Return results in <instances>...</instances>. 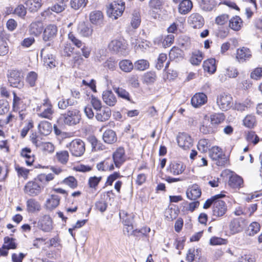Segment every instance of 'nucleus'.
<instances>
[{
    "mask_svg": "<svg viewBox=\"0 0 262 262\" xmlns=\"http://www.w3.org/2000/svg\"><path fill=\"white\" fill-rule=\"evenodd\" d=\"M97 168L99 171L112 170L114 169V163L111 158H108L97 164Z\"/></svg>",
    "mask_w": 262,
    "mask_h": 262,
    "instance_id": "obj_27",
    "label": "nucleus"
},
{
    "mask_svg": "<svg viewBox=\"0 0 262 262\" xmlns=\"http://www.w3.org/2000/svg\"><path fill=\"white\" fill-rule=\"evenodd\" d=\"M81 115L77 109L69 110L64 113L61 114L58 122L63 123L68 126H74L80 122Z\"/></svg>",
    "mask_w": 262,
    "mask_h": 262,
    "instance_id": "obj_1",
    "label": "nucleus"
},
{
    "mask_svg": "<svg viewBox=\"0 0 262 262\" xmlns=\"http://www.w3.org/2000/svg\"><path fill=\"white\" fill-rule=\"evenodd\" d=\"M163 4V0H149L148 2V7L150 9V14L152 16L156 18L157 11L160 10Z\"/></svg>",
    "mask_w": 262,
    "mask_h": 262,
    "instance_id": "obj_25",
    "label": "nucleus"
},
{
    "mask_svg": "<svg viewBox=\"0 0 262 262\" xmlns=\"http://www.w3.org/2000/svg\"><path fill=\"white\" fill-rule=\"evenodd\" d=\"M125 9V3L120 1L114 2L108 5L107 8V13L109 17L116 19L121 16Z\"/></svg>",
    "mask_w": 262,
    "mask_h": 262,
    "instance_id": "obj_2",
    "label": "nucleus"
},
{
    "mask_svg": "<svg viewBox=\"0 0 262 262\" xmlns=\"http://www.w3.org/2000/svg\"><path fill=\"white\" fill-rule=\"evenodd\" d=\"M87 2L86 0H71L70 4L72 8L77 10L84 7Z\"/></svg>",
    "mask_w": 262,
    "mask_h": 262,
    "instance_id": "obj_60",
    "label": "nucleus"
},
{
    "mask_svg": "<svg viewBox=\"0 0 262 262\" xmlns=\"http://www.w3.org/2000/svg\"><path fill=\"white\" fill-rule=\"evenodd\" d=\"M242 19L239 16H236L230 19L229 27L234 31H238L242 27Z\"/></svg>",
    "mask_w": 262,
    "mask_h": 262,
    "instance_id": "obj_42",
    "label": "nucleus"
},
{
    "mask_svg": "<svg viewBox=\"0 0 262 262\" xmlns=\"http://www.w3.org/2000/svg\"><path fill=\"white\" fill-rule=\"evenodd\" d=\"M37 79V74L34 72H30L27 75L26 82L31 87H33L35 85Z\"/></svg>",
    "mask_w": 262,
    "mask_h": 262,
    "instance_id": "obj_61",
    "label": "nucleus"
},
{
    "mask_svg": "<svg viewBox=\"0 0 262 262\" xmlns=\"http://www.w3.org/2000/svg\"><path fill=\"white\" fill-rule=\"evenodd\" d=\"M27 210L28 212L33 213L39 211L41 209L39 203L35 199H30L26 203Z\"/></svg>",
    "mask_w": 262,
    "mask_h": 262,
    "instance_id": "obj_31",
    "label": "nucleus"
},
{
    "mask_svg": "<svg viewBox=\"0 0 262 262\" xmlns=\"http://www.w3.org/2000/svg\"><path fill=\"white\" fill-rule=\"evenodd\" d=\"M113 89L119 97L130 101V95L125 89L115 86L113 87Z\"/></svg>",
    "mask_w": 262,
    "mask_h": 262,
    "instance_id": "obj_44",
    "label": "nucleus"
},
{
    "mask_svg": "<svg viewBox=\"0 0 262 262\" xmlns=\"http://www.w3.org/2000/svg\"><path fill=\"white\" fill-rule=\"evenodd\" d=\"M203 60V53L200 51L194 52L190 59V62L193 65H199Z\"/></svg>",
    "mask_w": 262,
    "mask_h": 262,
    "instance_id": "obj_46",
    "label": "nucleus"
},
{
    "mask_svg": "<svg viewBox=\"0 0 262 262\" xmlns=\"http://www.w3.org/2000/svg\"><path fill=\"white\" fill-rule=\"evenodd\" d=\"M178 44L182 48L187 49L190 47V39L186 35H182L178 39Z\"/></svg>",
    "mask_w": 262,
    "mask_h": 262,
    "instance_id": "obj_58",
    "label": "nucleus"
},
{
    "mask_svg": "<svg viewBox=\"0 0 262 262\" xmlns=\"http://www.w3.org/2000/svg\"><path fill=\"white\" fill-rule=\"evenodd\" d=\"M188 23L193 28H200L204 24L203 17L198 13H193L188 18Z\"/></svg>",
    "mask_w": 262,
    "mask_h": 262,
    "instance_id": "obj_20",
    "label": "nucleus"
},
{
    "mask_svg": "<svg viewBox=\"0 0 262 262\" xmlns=\"http://www.w3.org/2000/svg\"><path fill=\"white\" fill-rule=\"evenodd\" d=\"M61 183L68 185L72 189H75L78 185L77 180L73 176H69L65 178Z\"/></svg>",
    "mask_w": 262,
    "mask_h": 262,
    "instance_id": "obj_55",
    "label": "nucleus"
},
{
    "mask_svg": "<svg viewBox=\"0 0 262 262\" xmlns=\"http://www.w3.org/2000/svg\"><path fill=\"white\" fill-rule=\"evenodd\" d=\"M119 66L121 71L125 73L130 72L134 69V64L128 59H123L119 63Z\"/></svg>",
    "mask_w": 262,
    "mask_h": 262,
    "instance_id": "obj_39",
    "label": "nucleus"
},
{
    "mask_svg": "<svg viewBox=\"0 0 262 262\" xmlns=\"http://www.w3.org/2000/svg\"><path fill=\"white\" fill-rule=\"evenodd\" d=\"M21 156L26 159V163L27 165H32L34 158L31 154V150L29 148H24L21 151Z\"/></svg>",
    "mask_w": 262,
    "mask_h": 262,
    "instance_id": "obj_40",
    "label": "nucleus"
},
{
    "mask_svg": "<svg viewBox=\"0 0 262 262\" xmlns=\"http://www.w3.org/2000/svg\"><path fill=\"white\" fill-rule=\"evenodd\" d=\"M225 196L224 194H217L212 196L211 198L207 199L203 205L204 209H208L211 206H213L214 203L216 201L217 199H221Z\"/></svg>",
    "mask_w": 262,
    "mask_h": 262,
    "instance_id": "obj_54",
    "label": "nucleus"
},
{
    "mask_svg": "<svg viewBox=\"0 0 262 262\" xmlns=\"http://www.w3.org/2000/svg\"><path fill=\"white\" fill-rule=\"evenodd\" d=\"M202 194L201 190L196 184L193 185L188 188L186 191V195L188 199L195 201L199 198Z\"/></svg>",
    "mask_w": 262,
    "mask_h": 262,
    "instance_id": "obj_23",
    "label": "nucleus"
},
{
    "mask_svg": "<svg viewBox=\"0 0 262 262\" xmlns=\"http://www.w3.org/2000/svg\"><path fill=\"white\" fill-rule=\"evenodd\" d=\"M216 4L215 0H202L201 6L203 10L210 11Z\"/></svg>",
    "mask_w": 262,
    "mask_h": 262,
    "instance_id": "obj_56",
    "label": "nucleus"
},
{
    "mask_svg": "<svg viewBox=\"0 0 262 262\" xmlns=\"http://www.w3.org/2000/svg\"><path fill=\"white\" fill-rule=\"evenodd\" d=\"M203 68L209 73H214L216 69L215 59L210 58L205 61L203 63Z\"/></svg>",
    "mask_w": 262,
    "mask_h": 262,
    "instance_id": "obj_37",
    "label": "nucleus"
},
{
    "mask_svg": "<svg viewBox=\"0 0 262 262\" xmlns=\"http://www.w3.org/2000/svg\"><path fill=\"white\" fill-rule=\"evenodd\" d=\"M37 177V180L40 182L42 185L48 184L49 182L53 180L54 178V175L52 173H49L48 174L42 173L39 174Z\"/></svg>",
    "mask_w": 262,
    "mask_h": 262,
    "instance_id": "obj_57",
    "label": "nucleus"
},
{
    "mask_svg": "<svg viewBox=\"0 0 262 262\" xmlns=\"http://www.w3.org/2000/svg\"><path fill=\"white\" fill-rule=\"evenodd\" d=\"M89 19L91 24L95 26L101 27L104 25V15L101 11H92L89 14Z\"/></svg>",
    "mask_w": 262,
    "mask_h": 262,
    "instance_id": "obj_12",
    "label": "nucleus"
},
{
    "mask_svg": "<svg viewBox=\"0 0 262 262\" xmlns=\"http://www.w3.org/2000/svg\"><path fill=\"white\" fill-rule=\"evenodd\" d=\"M149 63L148 61L145 59H140L136 61L134 64V67L136 70L138 71H144L148 68Z\"/></svg>",
    "mask_w": 262,
    "mask_h": 262,
    "instance_id": "obj_52",
    "label": "nucleus"
},
{
    "mask_svg": "<svg viewBox=\"0 0 262 262\" xmlns=\"http://www.w3.org/2000/svg\"><path fill=\"white\" fill-rule=\"evenodd\" d=\"M169 56L171 60H179L182 58V51L179 48L174 47L170 50Z\"/></svg>",
    "mask_w": 262,
    "mask_h": 262,
    "instance_id": "obj_53",
    "label": "nucleus"
},
{
    "mask_svg": "<svg viewBox=\"0 0 262 262\" xmlns=\"http://www.w3.org/2000/svg\"><path fill=\"white\" fill-rule=\"evenodd\" d=\"M193 7V4L190 0H183L179 5V12L183 15L189 13Z\"/></svg>",
    "mask_w": 262,
    "mask_h": 262,
    "instance_id": "obj_28",
    "label": "nucleus"
},
{
    "mask_svg": "<svg viewBox=\"0 0 262 262\" xmlns=\"http://www.w3.org/2000/svg\"><path fill=\"white\" fill-rule=\"evenodd\" d=\"M102 97L103 102L110 106H114L117 102V99L116 96L111 90L103 91Z\"/></svg>",
    "mask_w": 262,
    "mask_h": 262,
    "instance_id": "obj_22",
    "label": "nucleus"
},
{
    "mask_svg": "<svg viewBox=\"0 0 262 262\" xmlns=\"http://www.w3.org/2000/svg\"><path fill=\"white\" fill-rule=\"evenodd\" d=\"M8 81L11 86L21 89L24 85V75L21 71L12 70L8 75Z\"/></svg>",
    "mask_w": 262,
    "mask_h": 262,
    "instance_id": "obj_4",
    "label": "nucleus"
},
{
    "mask_svg": "<svg viewBox=\"0 0 262 262\" xmlns=\"http://www.w3.org/2000/svg\"><path fill=\"white\" fill-rule=\"evenodd\" d=\"M57 27L54 24L47 25L43 32L42 39L45 41H50L55 38L57 33Z\"/></svg>",
    "mask_w": 262,
    "mask_h": 262,
    "instance_id": "obj_14",
    "label": "nucleus"
},
{
    "mask_svg": "<svg viewBox=\"0 0 262 262\" xmlns=\"http://www.w3.org/2000/svg\"><path fill=\"white\" fill-rule=\"evenodd\" d=\"M60 198L56 194H51L46 202L45 206L50 210L55 209L59 204Z\"/></svg>",
    "mask_w": 262,
    "mask_h": 262,
    "instance_id": "obj_26",
    "label": "nucleus"
},
{
    "mask_svg": "<svg viewBox=\"0 0 262 262\" xmlns=\"http://www.w3.org/2000/svg\"><path fill=\"white\" fill-rule=\"evenodd\" d=\"M38 228L45 232H49L53 228V221L49 215L40 216L37 222Z\"/></svg>",
    "mask_w": 262,
    "mask_h": 262,
    "instance_id": "obj_8",
    "label": "nucleus"
},
{
    "mask_svg": "<svg viewBox=\"0 0 262 262\" xmlns=\"http://www.w3.org/2000/svg\"><path fill=\"white\" fill-rule=\"evenodd\" d=\"M208 118L211 120L212 124H213L217 129L219 125L224 122L226 117L223 113H214L210 115V117Z\"/></svg>",
    "mask_w": 262,
    "mask_h": 262,
    "instance_id": "obj_29",
    "label": "nucleus"
},
{
    "mask_svg": "<svg viewBox=\"0 0 262 262\" xmlns=\"http://www.w3.org/2000/svg\"><path fill=\"white\" fill-rule=\"evenodd\" d=\"M38 177L34 178L33 180L30 181L25 185L24 191L26 194L32 196L38 195L43 188V186L38 181Z\"/></svg>",
    "mask_w": 262,
    "mask_h": 262,
    "instance_id": "obj_3",
    "label": "nucleus"
},
{
    "mask_svg": "<svg viewBox=\"0 0 262 262\" xmlns=\"http://www.w3.org/2000/svg\"><path fill=\"white\" fill-rule=\"evenodd\" d=\"M207 96L203 93L195 94L191 98L192 105L195 107H198L207 102Z\"/></svg>",
    "mask_w": 262,
    "mask_h": 262,
    "instance_id": "obj_24",
    "label": "nucleus"
},
{
    "mask_svg": "<svg viewBox=\"0 0 262 262\" xmlns=\"http://www.w3.org/2000/svg\"><path fill=\"white\" fill-rule=\"evenodd\" d=\"M186 166L182 162H171L167 167V171L173 175L177 176L182 174L185 170Z\"/></svg>",
    "mask_w": 262,
    "mask_h": 262,
    "instance_id": "obj_18",
    "label": "nucleus"
},
{
    "mask_svg": "<svg viewBox=\"0 0 262 262\" xmlns=\"http://www.w3.org/2000/svg\"><path fill=\"white\" fill-rule=\"evenodd\" d=\"M251 57L252 52L249 48L243 47L237 49L236 58L239 62H246Z\"/></svg>",
    "mask_w": 262,
    "mask_h": 262,
    "instance_id": "obj_15",
    "label": "nucleus"
},
{
    "mask_svg": "<svg viewBox=\"0 0 262 262\" xmlns=\"http://www.w3.org/2000/svg\"><path fill=\"white\" fill-rule=\"evenodd\" d=\"M260 225L256 222L251 223L246 231V233L249 236H253L257 233L260 230Z\"/></svg>",
    "mask_w": 262,
    "mask_h": 262,
    "instance_id": "obj_43",
    "label": "nucleus"
},
{
    "mask_svg": "<svg viewBox=\"0 0 262 262\" xmlns=\"http://www.w3.org/2000/svg\"><path fill=\"white\" fill-rule=\"evenodd\" d=\"M87 140L91 144L93 150L100 149V143L95 136H90L88 137Z\"/></svg>",
    "mask_w": 262,
    "mask_h": 262,
    "instance_id": "obj_62",
    "label": "nucleus"
},
{
    "mask_svg": "<svg viewBox=\"0 0 262 262\" xmlns=\"http://www.w3.org/2000/svg\"><path fill=\"white\" fill-rule=\"evenodd\" d=\"M27 9L23 4H19L14 9L12 7L9 8V11L21 18H24L27 14Z\"/></svg>",
    "mask_w": 262,
    "mask_h": 262,
    "instance_id": "obj_41",
    "label": "nucleus"
},
{
    "mask_svg": "<svg viewBox=\"0 0 262 262\" xmlns=\"http://www.w3.org/2000/svg\"><path fill=\"white\" fill-rule=\"evenodd\" d=\"M200 130L204 134H209L217 132L216 127L212 124L209 118L205 116L201 123Z\"/></svg>",
    "mask_w": 262,
    "mask_h": 262,
    "instance_id": "obj_13",
    "label": "nucleus"
},
{
    "mask_svg": "<svg viewBox=\"0 0 262 262\" xmlns=\"http://www.w3.org/2000/svg\"><path fill=\"white\" fill-rule=\"evenodd\" d=\"M199 249L195 250L190 249L187 254L186 259L188 262H194L196 259H199L200 256L199 255Z\"/></svg>",
    "mask_w": 262,
    "mask_h": 262,
    "instance_id": "obj_51",
    "label": "nucleus"
},
{
    "mask_svg": "<svg viewBox=\"0 0 262 262\" xmlns=\"http://www.w3.org/2000/svg\"><path fill=\"white\" fill-rule=\"evenodd\" d=\"M119 216L124 225L133 224L134 215L133 213L129 214L125 210H121L119 212Z\"/></svg>",
    "mask_w": 262,
    "mask_h": 262,
    "instance_id": "obj_38",
    "label": "nucleus"
},
{
    "mask_svg": "<svg viewBox=\"0 0 262 262\" xmlns=\"http://www.w3.org/2000/svg\"><path fill=\"white\" fill-rule=\"evenodd\" d=\"M243 123L247 127L253 128L256 125L255 117L252 115H247L243 120Z\"/></svg>",
    "mask_w": 262,
    "mask_h": 262,
    "instance_id": "obj_45",
    "label": "nucleus"
},
{
    "mask_svg": "<svg viewBox=\"0 0 262 262\" xmlns=\"http://www.w3.org/2000/svg\"><path fill=\"white\" fill-rule=\"evenodd\" d=\"M69 0H60L58 3L51 8V10L56 13L62 12L67 7V3Z\"/></svg>",
    "mask_w": 262,
    "mask_h": 262,
    "instance_id": "obj_48",
    "label": "nucleus"
},
{
    "mask_svg": "<svg viewBox=\"0 0 262 262\" xmlns=\"http://www.w3.org/2000/svg\"><path fill=\"white\" fill-rule=\"evenodd\" d=\"M246 225V221L242 218L238 217L232 219L229 223V230L232 234L241 232Z\"/></svg>",
    "mask_w": 262,
    "mask_h": 262,
    "instance_id": "obj_9",
    "label": "nucleus"
},
{
    "mask_svg": "<svg viewBox=\"0 0 262 262\" xmlns=\"http://www.w3.org/2000/svg\"><path fill=\"white\" fill-rule=\"evenodd\" d=\"M69 157V152L66 150L57 152L56 158L58 161L62 164H66L68 161Z\"/></svg>",
    "mask_w": 262,
    "mask_h": 262,
    "instance_id": "obj_47",
    "label": "nucleus"
},
{
    "mask_svg": "<svg viewBox=\"0 0 262 262\" xmlns=\"http://www.w3.org/2000/svg\"><path fill=\"white\" fill-rule=\"evenodd\" d=\"M227 210L225 202L220 199H217L212 207V215L215 217H221L226 212Z\"/></svg>",
    "mask_w": 262,
    "mask_h": 262,
    "instance_id": "obj_10",
    "label": "nucleus"
},
{
    "mask_svg": "<svg viewBox=\"0 0 262 262\" xmlns=\"http://www.w3.org/2000/svg\"><path fill=\"white\" fill-rule=\"evenodd\" d=\"M69 148L72 155L80 157L85 151V144L81 139H76L69 144Z\"/></svg>",
    "mask_w": 262,
    "mask_h": 262,
    "instance_id": "obj_7",
    "label": "nucleus"
},
{
    "mask_svg": "<svg viewBox=\"0 0 262 262\" xmlns=\"http://www.w3.org/2000/svg\"><path fill=\"white\" fill-rule=\"evenodd\" d=\"M229 29L227 27H219L215 31V35L221 38H225L229 34Z\"/></svg>",
    "mask_w": 262,
    "mask_h": 262,
    "instance_id": "obj_64",
    "label": "nucleus"
},
{
    "mask_svg": "<svg viewBox=\"0 0 262 262\" xmlns=\"http://www.w3.org/2000/svg\"><path fill=\"white\" fill-rule=\"evenodd\" d=\"M233 98L230 95L225 93L219 95L216 99V103L220 110L226 111L232 106Z\"/></svg>",
    "mask_w": 262,
    "mask_h": 262,
    "instance_id": "obj_6",
    "label": "nucleus"
},
{
    "mask_svg": "<svg viewBox=\"0 0 262 262\" xmlns=\"http://www.w3.org/2000/svg\"><path fill=\"white\" fill-rule=\"evenodd\" d=\"M45 64L50 69L54 68L58 64V62L55 60L54 56L52 54H48L44 57Z\"/></svg>",
    "mask_w": 262,
    "mask_h": 262,
    "instance_id": "obj_49",
    "label": "nucleus"
},
{
    "mask_svg": "<svg viewBox=\"0 0 262 262\" xmlns=\"http://www.w3.org/2000/svg\"><path fill=\"white\" fill-rule=\"evenodd\" d=\"M140 24L141 17L140 13L138 12H135L133 14L130 25L133 28L137 29L139 27Z\"/></svg>",
    "mask_w": 262,
    "mask_h": 262,
    "instance_id": "obj_59",
    "label": "nucleus"
},
{
    "mask_svg": "<svg viewBox=\"0 0 262 262\" xmlns=\"http://www.w3.org/2000/svg\"><path fill=\"white\" fill-rule=\"evenodd\" d=\"M4 243L2 246L3 249H15L17 247V245L15 243V239L6 236L4 238Z\"/></svg>",
    "mask_w": 262,
    "mask_h": 262,
    "instance_id": "obj_50",
    "label": "nucleus"
},
{
    "mask_svg": "<svg viewBox=\"0 0 262 262\" xmlns=\"http://www.w3.org/2000/svg\"><path fill=\"white\" fill-rule=\"evenodd\" d=\"M41 0H27L25 2L27 8L30 12H36L41 6Z\"/></svg>",
    "mask_w": 262,
    "mask_h": 262,
    "instance_id": "obj_32",
    "label": "nucleus"
},
{
    "mask_svg": "<svg viewBox=\"0 0 262 262\" xmlns=\"http://www.w3.org/2000/svg\"><path fill=\"white\" fill-rule=\"evenodd\" d=\"M93 31V27L90 24L81 22L78 25L77 32L82 37H90L92 35Z\"/></svg>",
    "mask_w": 262,
    "mask_h": 262,
    "instance_id": "obj_16",
    "label": "nucleus"
},
{
    "mask_svg": "<svg viewBox=\"0 0 262 262\" xmlns=\"http://www.w3.org/2000/svg\"><path fill=\"white\" fill-rule=\"evenodd\" d=\"M40 112V113L37 114L38 117L49 120L52 119V116L54 113L52 105H48V107H42Z\"/></svg>",
    "mask_w": 262,
    "mask_h": 262,
    "instance_id": "obj_34",
    "label": "nucleus"
},
{
    "mask_svg": "<svg viewBox=\"0 0 262 262\" xmlns=\"http://www.w3.org/2000/svg\"><path fill=\"white\" fill-rule=\"evenodd\" d=\"M243 183V179L235 173H232L230 176L228 184L233 188H238L242 187Z\"/></svg>",
    "mask_w": 262,
    "mask_h": 262,
    "instance_id": "obj_30",
    "label": "nucleus"
},
{
    "mask_svg": "<svg viewBox=\"0 0 262 262\" xmlns=\"http://www.w3.org/2000/svg\"><path fill=\"white\" fill-rule=\"evenodd\" d=\"M112 160L115 166L117 167H120L126 160L124 148L122 147L117 148L113 155Z\"/></svg>",
    "mask_w": 262,
    "mask_h": 262,
    "instance_id": "obj_17",
    "label": "nucleus"
},
{
    "mask_svg": "<svg viewBox=\"0 0 262 262\" xmlns=\"http://www.w3.org/2000/svg\"><path fill=\"white\" fill-rule=\"evenodd\" d=\"M209 157L213 160L216 161V164L219 166L224 165L227 159L223 154L222 149L218 146L212 147L209 151Z\"/></svg>",
    "mask_w": 262,
    "mask_h": 262,
    "instance_id": "obj_5",
    "label": "nucleus"
},
{
    "mask_svg": "<svg viewBox=\"0 0 262 262\" xmlns=\"http://www.w3.org/2000/svg\"><path fill=\"white\" fill-rule=\"evenodd\" d=\"M38 130L40 134L45 136L48 135L52 132L51 124L48 121H41L38 126Z\"/></svg>",
    "mask_w": 262,
    "mask_h": 262,
    "instance_id": "obj_33",
    "label": "nucleus"
},
{
    "mask_svg": "<svg viewBox=\"0 0 262 262\" xmlns=\"http://www.w3.org/2000/svg\"><path fill=\"white\" fill-rule=\"evenodd\" d=\"M177 140L179 146L184 149L190 148L192 145V139L191 137L185 133H179Z\"/></svg>",
    "mask_w": 262,
    "mask_h": 262,
    "instance_id": "obj_11",
    "label": "nucleus"
},
{
    "mask_svg": "<svg viewBox=\"0 0 262 262\" xmlns=\"http://www.w3.org/2000/svg\"><path fill=\"white\" fill-rule=\"evenodd\" d=\"M104 141L108 144H112L117 141V137L115 132L112 129L106 130L103 135Z\"/></svg>",
    "mask_w": 262,
    "mask_h": 262,
    "instance_id": "obj_36",
    "label": "nucleus"
},
{
    "mask_svg": "<svg viewBox=\"0 0 262 262\" xmlns=\"http://www.w3.org/2000/svg\"><path fill=\"white\" fill-rule=\"evenodd\" d=\"M43 29V25L40 22H34L31 24L29 32L31 34L38 36L41 34Z\"/></svg>",
    "mask_w": 262,
    "mask_h": 262,
    "instance_id": "obj_35",
    "label": "nucleus"
},
{
    "mask_svg": "<svg viewBox=\"0 0 262 262\" xmlns=\"http://www.w3.org/2000/svg\"><path fill=\"white\" fill-rule=\"evenodd\" d=\"M111 114V110L109 107L103 106L96 111L95 118L98 121L104 122L109 119Z\"/></svg>",
    "mask_w": 262,
    "mask_h": 262,
    "instance_id": "obj_21",
    "label": "nucleus"
},
{
    "mask_svg": "<svg viewBox=\"0 0 262 262\" xmlns=\"http://www.w3.org/2000/svg\"><path fill=\"white\" fill-rule=\"evenodd\" d=\"M110 50L116 53L123 54L126 49L125 43L119 40H112L108 45Z\"/></svg>",
    "mask_w": 262,
    "mask_h": 262,
    "instance_id": "obj_19",
    "label": "nucleus"
},
{
    "mask_svg": "<svg viewBox=\"0 0 262 262\" xmlns=\"http://www.w3.org/2000/svg\"><path fill=\"white\" fill-rule=\"evenodd\" d=\"M31 141L32 143L36 146V147L39 148H41L42 145L44 142L42 140V138L36 134H32L30 136Z\"/></svg>",
    "mask_w": 262,
    "mask_h": 262,
    "instance_id": "obj_63",
    "label": "nucleus"
}]
</instances>
